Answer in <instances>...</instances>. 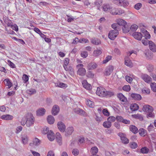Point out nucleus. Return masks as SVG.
<instances>
[{"instance_id":"obj_1","label":"nucleus","mask_w":156,"mask_h":156,"mask_svg":"<svg viewBox=\"0 0 156 156\" xmlns=\"http://www.w3.org/2000/svg\"><path fill=\"white\" fill-rule=\"evenodd\" d=\"M96 94L101 97H111L114 95L113 92L107 91L105 88L102 87L97 88Z\"/></svg>"},{"instance_id":"obj_2","label":"nucleus","mask_w":156,"mask_h":156,"mask_svg":"<svg viewBox=\"0 0 156 156\" xmlns=\"http://www.w3.org/2000/svg\"><path fill=\"white\" fill-rule=\"evenodd\" d=\"M142 110L144 112L148 113L147 117H152L154 116V114L153 112V108L152 107L148 105H145L143 106Z\"/></svg>"},{"instance_id":"obj_3","label":"nucleus","mask_w":156,"mask_h":156,"mask_svg":"<svg viewBox=\"0 0 156 156\" xmlns=\"http://www.w3.org/2000/svg\"><path fill=\"white\" fill-rule=\"evenodd\" d=\"M26 126L27 127L31 126L34 122V118L31 114H28L26 117Z\"/></svg>"},{"instance_id":"obj_4","label":"nucleus","mask_w":156,"mask_h":156,"mask_svg":"<svg viewBox=\"0 0 156 156\" xmlns=\"http://www.w3.org/2000/svg\"><path fill=\"white\" fill-rule=\"evenodd\" d=\"M78 69L77 71V73L81 76H83L86 74V70L85 68H83V65L82 64H79L76 66Z\"/></svg>"},{"instance_id":"obj_5","label":"nucleus","mask_w":156,"mask_h":156,"mask_svg":"<svg viewBox=\"0 0 156 156\" xmlns=\"http://www.w3.org/2000/svg\"><path fill=\"white\" fill-rule=\"evenodd\" d=\"M119 34V31L117 30H111L109 32L108 37L111 40H114Z\"/></svg>"},{"instance_id":"obj_6","label":"nucleus","mask_w":156,"mask_h":156,"mask_svg":"<svg viewBox=\"0 0 156 156\" xmlns=\"http://www.w3.org/2000/svg\"><path fill=\"white\" fill-rule=\"evenodd\" d=\"M113 2L114 4L121 6H126L129 4V3L126 0H114Z\"/></svg>"},{"instance_id":"obj_7","label":"nucleus","mask_w":156,"mask_h":156,"mask_svg":"<svg viewBox=\"0 0 156 156\" xmlns=\"http://www.w3.org/2000/svg\"><path fill=\"white\" fill-rule=\"evenodd\" d=\"M118 136H119L122 143L126 144L129 143V140L126 138V135L122 133H119L118 134Z\"/></svg>"},{"instance_id":"obj_8","label":"nucleus","mask_w":156,"mask_h":156,"mask_svg":"<svg viewBox=\"0 0 156 156\" xmlns=\"http://www.w3.org/2000/svg\"><path fill=\"white\" fill-rule=\"evenodd\" d=\"M114 70L113 66L109 65L107 67L104 72V75L106 76H109L112 72Z\"/></svg>"},{"instance_id":"obj_9","label":"nucleus","mask_w":156,"mask_h":156,"mask_svg":"<svg viewBox=\"0 0 156 156\" xmlns=\"http://www.w3.org/2000/svg\"><path fill=\"white\" fill-rule=\"evenodd\" d=\"M141 78L146 83H149L152 81V79L150 76L146 74H142Z\"/></svg>"},{"instance_id":"obj_10","label":"nucleus","mask_w":156,"mask_h":156,"mask_svg":"<svg viewBox=\"0 0 156 156\" xmlns=\"http://www.w3.org/2000/svg\"><path fill=\"white\" fill-rule=\"evenodd\" d=\"M57 127L59 130L62 132H64L66 130V126L64 123L62 122H58Z\"/></svg>"},{"instance_id":"obj_11","label":"nucleus","mask_w":156,"mask_h":156,"mask_svg":"<svg viewBox=\"0 0 156 156\" xmlns=\"http://www.w3.org/2000/svg\"><path fill=\"white\" fill-rule=\"evenodd\" d=\"M148 44L150 49L154 52H156V45L155 43L151 41H149Z\"/></svg>"},{"instance_id":"obj_12","label":"nucleus","mask_w":156,"mask_h":156,"mask_svg":"<svg viewBox=\"0 0 156 156\" xmlns=\"http://www.w3.org/2000/svg\"><path fill=\"white\" fill-rule=\"evenodd\" d=\"M98 65L95 63L92 62L88 64L87 68L88 70H93L96 69L98 67Z\"/></svg>"},{"instance_id":"obj_13","label":"nucleus","mask_w":156,"mask_h":156,"mask_svg":"<svg viewBox=\"0 0 156 156\" xmlns=\"http://www.w3.org/2000/svg\"><path fill=\"white\" fill-rule=\"evenodd\" d=\"M73 127L71 126L67 128L65 131V135L68 136L71 135L74 131Z\"/></svg>"},{"instance_id":"obj_14","label":"nucleus","mask_w":156,"mask_h":156,"mask_svg":"<svg viewBox=\"0 0 156 156\" xmlns=\"http://www.w3.org/2000/svg\"><path fill=\"white\" fill-rule=\"evenodd\" d=\"M134 38L138 40H141L143 35L140 32H135L132 34Z\"/></svg>"},{"instance_id":"obj_15","label":"nucleus","mask_w":156,"mask_h":156,"mask_svg":"<svg viewBox=\"0 0 156 156\" xmlns=\"http://www.w3.org/2000/svg\"><path fill=\"white\" fill-rule=\"evenodd\" d=\"M59 111V107L57 105H55L52 108L51 112L52 115H57Z\"/></svg>"},{"instance_id":"obj_16","label":"nucleus","mask_w":156,"mask_h":156,"mask_svg":"<svg viewBox=\"0 0 156 156\" xmlns=\"http://www.w3.org/2000/svg\"><path fill=\"white\" fill-rule=\"evenodd\" d=\"M131 97L133 99L140 101L142 99L140 95L136 93H132L131 94Z\"/></svg>"},{"instance_id":"obj_17","label":"nucleus","mask_w":156,"mask_h":156,"mask_svg":"<svg viewBox=\"0 0 156 156\" xmlns=\"http://www.w3.org/2000/svg\"><path fill=\"white\" fill-rule=\"evenodd\" d=\"M47 136L48 139L51 141H53L55 139V134L51 130H50L49 133H48Z\"/></svg>"},{"instance_id":"obj_18","label":"nucleus","mask_w":156,"mask_h":156,"mask_svg":"<svg viewBox=\"0 0 156 156\" xmlns=\"http://www.w3.org/2000/svg\"><path fill=\"white\" fill-rule=\"evenodd\" d=\"M145 54L146 58L148 59H151L153 56V53L148 50L145 51Z\"/></svg>"},{"instance_id":"obj_19","label":"nucleus","mask_w":156,"mask_h":156,"mask_svg":"<svg viewBox=\"0 0 156 156\" xmlns=\"http://www.w3.org/2000/svg\"><path fill=\"white\" fill-rule=\"evenodd\" d=\"M46 110L43 108H41L38 109L37 111V116H41L44 114Z\"/></svg>"},{"instance_id":"obj_20","label":"nucleus","mask_w":156,"mask_h":156,"mask_svg":"<svg viewBox=\"0 0 156 156\" xmlns=\"http://www.w3.org/2000/svg\"><path fill=\"white\" fill-rule=\"evenodd\" d=\"M56 140L59 145H61L62 144V137L61 134L59 133H57L56 134Z\"/></svg>"},{"instance_id":"obj_21","label":"nucleus","mask_w":156,"mask_h":156,"mask_svg":"<svg viewBox=\"0 0 156 156\" xmlns=\"http://www.w3.org/2000/svg\"><path fill=\"white\" fill-rule=\"evenodd\" d=\"M117 97L119 100L123 102H126L127 101V98L122 93H119L117 95Z\"/></svg>"},{"instance_id":"obj_22","label":"nucleus","mask_w":156,"mask_h":156,"mask_svg":"<svg viewBox=\"0 0 156 156\" xmlns=\"http://www.w3.org/2000/svg\"><path fill=\"white\" fill-rule=\"evenodd\" d=\"M13 117L9 115H5L1 116L0 118L2 119L5 120H11L13 119Z\"/></svg>"},{"instance_id":"obj_23","label":"nucleus","mask_w":156,"mask_h":156,"mask_svg":"<svg viewBox=\"0 0 156 156\" xmlns=\"http://www.w3.org/2000/svg\"><path fill=\"white\" fill-rule=\"evenodd\" d=\"M82 84L83 87L87 90H90L92 88L91 85L88 84L86 81H83L82 83Z\"/></svg>"},{"instance_id":"obj_24","label":"nucleus","mask_w":156,"mask_h":156,"mask_svg":"<svg viewBox=\"0 0 156 156\" xmlns=\"http://www.w3.org/2000/svg\"><path fill=\"white\" fill-rule=\"evenodd\" d=\"M116 22L119 26H121L122 27L127 24L125 20L121 19H117Z\"/></svg>"},{"instance_id":"obj_25","label":"nucleus","mask_w":156,"mask_h":156,"mask_svg":"<svg viewBox=\"0 0 156 156\" xmlns=\"http://www.w3.org/2000/svg\"><path fill=\"white\" fill-rule=\"evenodd\" d=\"M129 130L134 134H136L138 133V128L135 126L131 125L129 126Z\"/></svg>"},{"instance_id":"obj_26","label":"nucleus","mask_w":156,"mask_h":156,"mask_svg":"<svg viewBox=\"0 0 156 156\" xmlns=\"http://www.w3.org/2000/svg\"><path fill=\"white\" fill-rule=\"evenodd\" d=\"M47 120L48 123L50 124H53L55 121L54 117L51 115L48 116Z\"/></svg>"},{"instance_id":"obj_27","label":"nucleus","mask_w":156,"mask_h":156,"mask_svg":"<svg viewBox=\"0 0 156 156\" xmlns=\"http://www.w3.org/2000/svg\"><path fill=\"white\" fill-rule=\"evenodd\" d=\"M4 22L7 24L8 27H11L12 28H13V26L12 25V23L8 18L4 19Z\"/></svg>"},{"instance_id":"obj_28","label":"nucleus","mask_w":156,"mask_h":156,"mask_svg":"<svg viewBox=\"0 0 156 156\" xmlns=\"http://www.w3.org/2000/svg\"><path fill=\"white\" fill-rule=\"evenodd\" d=\"M139 106L136 104H134L131 105L130 108L133 111H134L139 109Z\"/></svg>"},{"instance_id":"obj_29","label":"nucleus","mask_w":156,"mask_h":156,"mask_svg":"<svg viewBox=\"0 0 156 156\" xmlns=\"http://www.w3.org/2000/svg\"><path fill=\"white\" fill-rule=\"evenodd\" d=\"M132 117L136 119H139L140 120L142 121L143 120V118L142 115L140 114H137L136 115H132Z\"/></svg>"},{"instance_id":"obj_30","label":"nucleus","mask_w":156,"mask_h":156,"mask_svg":"<svg viewBox=\"0 0 156 156\" xmlns=\"http://www.w3.org/2000/svg\"><path fill=\"white\" fill-rule=\"evenodd\" d=\"M125 64L126 66H129L130 67H132L133 66V64L132 62L130 60L127 59L126 58H125Z\"/></svg>"},{"instance_id":"obj_31","label":"nucleus","mask_w":156,"mask_h":156,"mask_svg":"<svg viewBox=\"0 0 156 156\" xmlns=\"http://www.w3.org/2000/svg\"><path fill=\"white\" fill-rule=\"evenodd\" d=\"M103 9L104 11H110V9H112V7L109 4L104 5L103 6Z\"/></svg>"},{"instance_id":"obj_32","label":"nucleus","mask_w":156,"mask_h":156,"mask_svg":"<svg viewBox=\"0 0 156 156\" xmlns=\"http://www.w3.org/2000/svg\"><path fill=\"white\" fill-rule=\"evenodd\" d=\"M103 125L105 128H109L111 126L112 124L109 121L107 120L104 122Z\"/></svg>"},{"instance_id":"obj_33","label":"nucleus","mask_w":156,"mask_h":156,"mask_svg":"<svg viewBox=\"0 0 156 156\" xmlns=\"http://www.w3.org/2000/svg\"><path fill=\"white\" fill-rule=\"evenodd\" d=\"M55 86L62 88H65L67 87V85L64 83L59 82L55 83Z\"/></svg>"},{"instance_id":"obj_34","label":"nucleus","mask_w":156,"mask_h":156,"mask_svg":"<svg viewBox=\"0 0 156 156\" xmlns=\"http://www.w3.org/2000/svg\"><path fill=\"white\" fill-rule=\"evenodd\" d=\"M123 31L124 33H127L130 30V27L127 25L126 24L122 27Z\"/></svg>"},{"instance_id":"obj_35","label":"nucleus","mask_w":156,"mask_h":156,"mask_svg":"<svg viewBox=\"0 0 156 156\" xmlns=\"http://www.w3.org/2000/svg\"><path fill=\"white\" fill-rule=\"evenodd\" d=\"M98 149L96 147H92L90 150V152L92 154V155L96 154L98 152Z\"/></svg>"},{"instance_id":"obj_36","label":"nucleus","mask_w":156,"mask_h":156,"mask_svg":"<svg viewBox=\"0 0 156 156\" xmlns=\"http://www.w3.org/2000/svg\"><path fill=\"white\" fill-rule=\"evenodd\" d=\"M4 81L6 82L5 85L7 86H8V88H10L12 86V84L9 79H6L4 80Z\"/></svg>"},{"instance_id":"obj_37","label":"nucleus","mask_w":156,"mask_h":156,"mask_svg":"<svg viewBox=\"0 0 156 156\" xmlns=\"http://www.w3.org/2000/svg\"><path fill=\"white\" fill-rule=\"evenodd\" d=\"M91 41L93 44L97 45L101 43L99 40L96 38L92 39Z\"/></svg>"},{"instance_id":"obj_38","label":"nucleus","mask_w":156,"mask_h":156,"mask_svg":"<svg viewBox=\"0 0 156 156\" xmlns=\"http://www.w3.org/2000/svg\"><path fill=\"white\" fill-rule=\"evenodd\" d=\"M27 93L30 94H34L36 93V91L35 89L31 88L26 91Z\"/></svg>"},{"instance_id":"obj_39","label":"nucleus","mask_w":156,"mask_h":156,"mask_svg":"<svg viewBox=\"0 0 156 156\" xmlns=\"http://www.w3.org/2000/svg\"><path fill=\"white\" fill-rule=\"evenodd\" d=\"M149 151V149L146 147L142 148L140 149V152L143 154H147Z\"/></svg>"},{"instance_id":"obj_40","label":"nucleus","mask_w":156,"mask_h":156,"mask_svg":"<svg viewBox=\"0 0 156 156\" xmlns=\"http://www.w3.org/2000/svg\"><path fill=\"white\" fill-rule=\"evenodd\" d=\"M150 86L152 90L154 92H156V83L154 82L151 83Z\"/></svg>"},{"instance_id":"obj_41","label":"nucleus","mask_w":156,"mask_h":156,"mask_svg":"<svg viewBox=\"0 0 156 156\" xmlns=\"http://www.w3.org/2000/svg\"><path fill=\"white\" fill-rule=\"evenodd\" d=\"M102 53V51L100 50H95L94 51L93 55L95 56H97L100 55Z\"/></svg>"},{"instance_id":"obj_42","label":"nucleus","mask_w":156,"mask_h":156,"mask_svg":"<svg viewBox=\"0 0 156 156\" xmlns=\"http://www.w3.org/2000/svg\"><path fill=\"white\" fill-rule=\"evenodd\" d=\"M33 144L36 146L39 145L40 144V140L37 138H35L33 141Z\"/></svg>"},{"instance_id":"obj_43","label":"nucleus","mask_w":156,"mask_h":156,"mask_svg":"<svg viewBox=\"0 0 156 156\" xmlns=\"http://www.w3.org/2000/svg\"><path fill=\"white\" fill-rule=\"evenodd\" d=\"M138 26L136 24L132 25L130 28V30L132 31H135L137 28Z\"/></svg>"},{"instance_id":"obj_44","label":"nucleus","mask_w":156,"mask_h":156,"mask_svg":"<svg viewBox=\"0 0 156 156\" xmlns=\"http://www.w3.org/2000/svg\"><path fill=\"white\" fill-rule=\"evenodd\" d=\"M112 57L111 56H107L105 58V59L103 61V63L105 64L106 63L112 59Z\"/></svg>"},{"instance_id":"obj_45","label":"nucleus","mask_w":156,"mask_h":156,"mask_svg":"<svg viewBox=\"0 0 156 156\" xmlns=\"http://www.w3.org/2000/svg\"><path fill=\"white\" fill-rule=\"evenodd\" d=\"M129 145L130 147L132 148H136L138 146L136 143L135 142L130 143Z\"/></svg>"},{"instance_id":"obj_46","label":"nucleus","mask_w":156,"mask_h":156,"mask_svg":"<svg viewBox=\"0 0 156 156\" xmlns=\"http://www.w3.org/2000/svg\"><path fill=\"white\" fill-rule=\"evenodd\" d=\"M122 89L128 92L130 90V87L129 85H125L123 87Z\"/></svg>"},{"instance_id":"obj_47","label":"nucleus","mask_w":156,"mask_h":156,"mask_svg":"<svg viewBox=\"0 0 156 156\" xmlns=\"http://www.w3.org/2000/svg\"><path fill=\"white\" fill-rule=\"evenodd\" d=\"M139 134L141 136H145L146 135V133L144 131L143 129H140L139 130Z\"/></svg>"},{"instance_id":"obj_48","label":"nucleus","mask_w":156,"mask_h":156,"mask_svg":"<svg viewBox=\"0 0 156 156\" xmlns=\"http://www.w3.org/2000/svg\"><path fill=\"white\" fill-rule=\"evenodd\" d=\"M115 118L113 116H110L107 119V120L109 121L110 123L113 122L115 120Z\"/></svg>"},{"instance_id":"obj_49","label":"nucleus","mask_w":156,"mask_h":156,"mask_svg":"<svg viewBox=\"0 0 156 156\" xmlns=\"http://www.w3.org/2000/svg\"><path fill=\"white\" fill-rule=\"evenodd\" d=\"M73 154L75 156L79 154V151L78 149L75 148L73 149L72 151Z\"/></svg>"},{"instance_id":"obj_50","label":"nucleus","mask_w":156,"mask_h":156,"mask_svg":"<svg viewBox=\"0 0 156 156\" xmlns=\"http://www.w3.org/2000/svg\"><path fill=\"white\" fill-rule=\"evenodd\" d=\"M50 131L49 130V129L48 128H44L42 131V133L43 134H45L48 133H49Z\"/></svg>"},{"instance_id":"obj_51","label":"nucleus","mask_w":156,"mask_h":156,"mask_svg":"<svg viewBox=\"0 0 156 156\" xmlns=\"http://www.w3.org/2000/svg\"><path fill=\"white\" fill-rule=\"evenodd\" d=\"M147 68L149 72H151L153 71L154 67L152 65L148 64L147 66Z\"/></svg>"},{"instance_id":"obj_52","label":"nucleus","mask_w":156,"mask_h":156,"mask_svg":"<svg viewBox=\"0 0 156 156\" xmlns=\"http://www.w3.org/2000/svg\"><path fill=\"white\" fill-rule=\"evenodd\" d=\"M142 92L144 94H149L150 93V90L145 87L142 89Z\"/></svg>"},{"instance_id":"obj_53","label":"nucleus","mask_w":156,"mask_h":156,"mask_svg":"<svg viewBox=\"0 0 156 156\" xmlns=\"http://www.w3.org/2000/svg\"><path fill=\"white\" fill-rule=\"evenodd\" d=\"M115 15H120L124 13V11L122 10L121 9H116V12H115Z\"/></svg>"},{"instance_id":"obj_54","label":"nucleus","mask_w":156,"mask_h":156,"mask_svg":"<svg viewBox=\"0 0 156 156\" xmlns=\"http://www.w3.org/2000/svg\"><path fill=\"white\" fill-rule=\"evenodd\" d=\"M142 6V5L141 3H138L135 5L134 8L136 10H139L141 7Z\"/></svg>"},{"instance_id":"obj_55","label":"nucleus","mask_w":156,"mask_h":156,"mask_svg":"<svg viewBox=\"0 0 156 156\" xmlns=\"http://www.w3.org/2000/svg\"><path fill=\"white\" fill-rule=\"evenodd\" d=\"M119 25L117 23H114L112 24V27L114 30H117L118 31L119 30Z\"/></svg>"},{"instance_id":"obj_56","label":"nucleus","mask_w":156,"mask_h":156,"mask_svg":"<svg viewBox=\"0 0 156 156\" xmlns=\"http://www.w3.org/2000/svg\"><path fill=\"white\" fill-rule=\"evenodd\" d=\"M23 80L24 81V83H26L29 80V78L28 76L26 74H23L22 77Z\"/></svg>"},{"instance_id":"obj_57","label":"nucleus","mask_w":156,"mask_h":156,"mask_svg":"<svg viewBox=\"0 0 156 156\" xmlns=\"http://www.w3.org/2000/svg\"><path fill=\"white\" fill-rule=\"evenodd\" d=\"M81 55L82 57L85 58L88 56L87 52L86 51H82L81 53Z\"/></svg>"},{"instance_id":"obj_58","label":"nucleus","mask_w":156,"mask_h":156,"mask_svg":"<svg viewBox=\"0 0 156 156\" xmlns=\"http://www.w3.org/2000/svg\"><path fill=\"white\" fill-rule=\"evenodd\" d=\"M87 104L90 107H92L94 106L93 102L90 100H88Z\"/></svg>"},{"instance_id":"obj_59","label":"nucleus","mask_w":156,"mask_h":156,"mask_svg":"<svg viewBox=\"0 0 156 156\" xmlns=\"http://www.w3.org/2000/svg\"><path fill=\"white\" fill-rule=\"evenodd\" d=\"M5 30L6 31L5 33L8 34H15L14 31L11 30H8L6 27H5Z\"/></svg>"},{"instance_id":"obj_60","label":"nucleus","mask_w":156,"mask_h":156,"mask_svg":"<svg viewBox=\"0 0 156 156\" xmlns=\"http://www.w3.org/2000/svg\"><path fill=\"white\" fill-rule=\"evenodd\" d=\"M126 80L129 83H130L133 80V79L132 78L130 77L129 76H126Z\"/></svg>"},{"instance_id":"obj_61","label":"nucleus","mask_w":156,"mask_h":156,"mask_svg":"<svg viewBox=\"0 0 156 156\" xmlns=\"http://www.w3.org/2000/svg\"><path fill=\"white\" fill-rule=\"evenodd\" d=\"M23 143L25 144L28 142V138L27 136H24L22 137Z\"/></svg>"},{"instance_id":"obj_62","label":"nucleus","mask_w":156,"mask_h":156,"mask_svg":"<svg viewBox=\"0 0 156 156\" xmlns=\"http://www.w3.org/2000/svg\"><path fill=\"white\" fill-rule=\"evenodd\" d=\"M124 119L123 118L120 116H117L116 117V119L117 121L121 122H122Z\"/></svg>"},{"instance_id":"obj_63","label":"nucleus","mask_w":156,"mask_h":156,"mask_svg":"<svg viewBox=\"0 0 156 156\" xmlns=\"http://www.w3.org/2000/svg\"><path fill=\"white\" fill-rule=\"evenodd\" d=\"M103 113L104 115L106 116H108L109 115V113L106 109H104L103 110Z\"/></svg>"},{"instance_id":"obj_64","label":"nucleus","mask_w":156,"mask_h":156,"mask_svg":"<svg viewBox=\"0 0 156 156\" xmlns=\"http://www.w3.org/2000/svg\"><path fill=\"white\" fill-rule=\"evenodd\" d=\"M147 39L145 38L144 39H143L142 40V43L144 45H148V42H149V41L147 40Z\"/></svg>"}]
</instances>
